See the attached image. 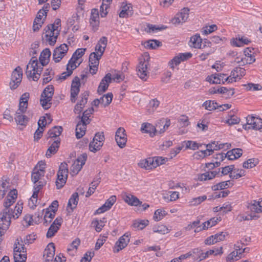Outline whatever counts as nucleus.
Listing matches in <instances>:
<instances>
[{
  "instance_id": "obj_1",
  "label": "nucleus",
  "mask_w": 262,
  "mask_h": 262,
  "mask_svg": "<svg viewBox=\"0 0 262 262\" xmlns=\"http://www.w3.org/2000/svg\"><path fill=\"white\" fill-rule=\"evenodd\" d=\"M17 196L16 189L11 190L4 202V208L0 213V226L4 229H8L12 217H15L13 209L10 207L15 203Z\"/></svg>"
},
{
  "instance_id": "obj_2",
  "label": "nucleus",
  "mask_w": 262,
  "mask_h": 262,
  "mask_svg": "<svg viewBox=\"0 0 262 262\" xmlns=\"http://www.w3.org/2000/svg\"><path fill=\"white\" fill-rule=\"evenodd\" d=\"M61 26V20L56 18L54 24L47 25L44 29L43 38L49 42L51 46H54L60 33L58 28Z\"/></svg>"
},
{
  "instance_id": "obj_3",
  "label": "nucleus",
  "mask_w": 262,
  "mask_h": 262,
  "mask_svg": "<svg viewBox=\"0 0 262 262\" xmlns=\"http://www.w3.org/2000/svg\"><path fill=\"white\" fill-rule=\"evenodd\" d=\"M69 173L68 166L66 162H62L59 166L57 174L56 186L57 189H61L66 183Z\"/></svg>"
},
{
  "instance_id": "obj_4",
  "label": "nucleus",
  "mask_w": 262,
  "mask_h": 262,
  "mask_svg": "<svg viewBox=\"0 0 262 262\" xmlns=\"http://www.w3.org/2000/svg\"><path fill=\"white\" fill-rule=\"evenodd\" d=\"M54 89L52 85L47 86L43 90L40 96V104L45 110H47L51 106V100L54 94Z\"/></svg>"
},
{
  "instance_id": "obj_5",
  "label": "nucleus",
  "mask_w": 262,
  "mask_h": 262,
  "mask_svg": "<svg viewBox=\"0 0 262 262\" xmlns=\"http://www.w3.org/2000/svg\"><path fill=\"white\" fill-rule=\"evenodd\" d=\"M23 77V70L19 67H17L13 71L11 75L10 86L11 90L16 89L20 84Z\"/></svg>"
},
{
  "instance_id": "obj_6",
  "label": "nucleus",
  "mask_w": 262,
  "mask_h": 262,
  "mask_svg": "<svg viewBox=\"0 0 262 262\" xmlns=\"http://www.w3.org/2000/svg\"><path fill=\"white\" fill-rule=\"evenodd\" d=\"M68 50V46L66 43H63L56 47L54 49L53 54V59L55 62H59L67 54Z\"/></svg>"
},
{
  "instance_id": "obj_7",
  "label": "nucleus",
  "mask_w": 262,
  "mask_h": 262,
  "mask_svg": "<svg viewBox=\"0 0 262 262\" xmlns=\"http://www.w3.org/2000/svg\"><path fill=\"white\" fill-rule=\"evenodd\" d=\"M130 234L126 233L121 236L116 242L113 251L114 253H118L120 250L125 248L129 242Z\"/></svg>"
},
{
  "instance_id": "obj_8",
  "label": "nucleus",
  "mask_w": 262,
  "mask_h": 262,
  "mask_svg": "<svg viewBox=\"0 0 262 262\" xmlns=\"http://www.w3.org/2000/svg\"><path fill=\"white\" fill-rule=\"evenodd\" d=\"M148 62L145 59L141 60L137 68L138 76L143 80L146 81L147 78Z\"/></svg>"
},
{
  "instance_id": "obj_9",
  "label": "nucleus",
  "mask_w": 262,
  "mask_h": 262,
  "mask_svg": "<svg viewBox=\"0 0 262 262\" xmlns=\"http://www.w3.org/2000/svg\"><path fill=\"white\" fill-rule=\"evenodd\" d=\"M80 79L78 77H75L72 82L71 88V101L73 103H75L76 97L80 91Z\"/></svg>"
},
{
  "instance_id": "obj_10",
  "label": "nucleus",
  "mask_w": 262,
  "mask_h": 262,
  "mask_svg": "<svg viewBox=\"0 0 262 262\" xmlns=\"http://www.w3.org/2000/svg\"><path fill=\"white\" fill-rule=\"evenodd\" d=\"M125 130L122 127L118 128L116 132L115 140L118 146L121 148L124 147L127 142Z\"/></svg>"
},
{
  "instance_id": "obj_11",
  "label": "nucleus",
  "mask_w": 262,
  "mask_h": 262,
  "mask_svg": "<svg viewBox=\"0 0 262 262\" xmlns=\"http://www.w3.org/2000/svg\"><path fill=\"white\" fill-rule=\"evenodd\" d=\"M189 9L184 8L181 11L177 13L175 17L172 19V23L174 24H179L185 23L189 16Z\"/></svg>"
},
{
  "instance_id": "obj_12",
  "label": "nucleus",
  "mask_w": 262,
  "mask_h": 262,
  "mask_svg": "<svg viewBox=\"0 0 262 262\" xmlns=\"http://www.w3.org/2000/svg\"><path fill=\"white\" fill-rule=\"evenodd\" d=\"M112 81V75L107 73L101 80L97 89V93L101 95L105 92L109 86V84Z\"/></svg>"
},
{
  "instance_id": "obj_13",
  "label": "nucleus",
  "mask_w": 262,
  "mask_h": 262,
  "mask_svg": "<svg viewBox=\"0 0 262 262\" xmlns=\"http://www.w3.org/2000/svg\"><path fill=\"white\" fill-rule=\"evenodd\" d=\"M55 247L53 243H49L43 252V257L46 262H51L54 258Z\"/></svg>"
},
{
  "instance_id": "obj_14",
  "label": "nucleus",
  "mask_w": 262,
  "mask_h": 262,
  "mask_svg": "<svg viewBox=\"0 0 262 262\" xmlns=\"http://www.w3.org/2000/svg\"><path fill=\"white\" fill-rule=\"evenodd\" d=\"M246 121L253 129L259 130L262 128V119L259 117L249 115L246 118Z\"/></svg>"
},
{
  "instance_id": "obj_15",
  "label": "nucleus",
  "mask_w": 262,
  "mask_h": 262,
  "mask_svg": "<svg viewBox=\"0 0 262 262\" xmlns=\"http://www.w3.org/2000/svg\"><path fill=\"white\" fill-rule=\"evenodd\" d=\"M29 96V93H25L21 95L19 100V108L16 112L25 113L27 111Z\"/></svg>"
},
{
  "instance_id": "obj_16",
  "label": "nucleus",
  "mask_w": 262,
  "mask_h": 262,
  "mask_svg": "<svg viewBox=\"0 0 262 262\" xmlns=\"http://www.w3.org/2000/svg\"><path fill=\"white\" fill-rule=\"evenodd\" d=\"M42 68H35L32 70L30 68L27 69L26 67V74L29 79L32 78L34 81H37L40 78V75L42 71Z\"/></svg>"
},
{
  "instance_id": "obj_17",
  "label": "nucleus",
  "mask_w": 262,
  "mask_h": 262,
  "mask_svg": "<svg viewBox=\"0 0 262 262\" xmlns=\"http://www.w3.org/2000/svg\"><path fill=\"white\" fill-rule=\"evenodd\" d=\"M79 201V195L77 192L73 193L69 200L67 210L69 212H72L76 208Z\"/></svg>"
},
{
  "instance_id": "obj_18",
  "label": "nucleus",
  "mask_w": 262,
  "mask_h": 262,
  "mask_svg": "<svg viewBox=\"0 0 262 262\" xmlns=\"http://www.w3.org/2000/svg\"><path fill=\"white\" fill-rule=\"evenodd\" d=\"M209 92L211 94L216 93L227 94L228 96H232L234 94V89H228L227 88L224 86L219 87L217 89L215 87H212L209 90Z\"/></svg>"
},
{
  "instance_id": "obj_19",
  "label": "nucleus",
  "mask_w": 262,
  "mask_h": 262,
  "mask_svg": "<svg viewBox=\"0 0 262 262\" xmlns=\"http://www.w3.org/2000/svg\"><path fill=\"white\" fill-rule=\"evenodd\" d=\"M123 200L130 206H137L142 204L136 196L131 194L125 193L123 195Z\"/></svg>"
},
{
  "instance_id": "obj_20",
  "label": "nucleus",
  "mask_w": 262,
  "mask_h": 262,
  "mask_svg": "<svg viewBox=\"0 0 262 262\" xmlns=\"http://www.w3.org/2000/svg\"><path fill=\"white\" fill-rule=\"evenodd\" d=\"M141 130L143 133L149 134L151 137H154L158 132L157 125L155 126L149 123H143L142 124Z\"/></svg>"
},
{
  "instance_id": "obj_21",
  "label": "nucleus",
  "mask_w": 262,
  "mask_h": 262,
  "mask_svg": "<svg viewBox=\"0 0 262 262\" xmlns=\"http://www.w3.org/2000/svg\"><path fill=\"white\" fill-rule=\"evenodd\" d=\"M247 208L252 213H262V205H261L260 201L252 200L250 202L248 203Z\"/></svg>"
},
{
  "instance_id": "obj_22",
  "label": "nucleus",
  "mask_w": 262,
  "mask_h": 262,
  "mask_svg": "<svg viewBox=\"0 0 262 262\" xmlns=\"http://www.w3.org/2000/svg\"><path fill=\"white\" fill-rule=\"evenodd\" d=\"M203 39L199 34L196 33L190 37L189 45L191 48L201 49Z\"/></svg>"
},
{
  "instance_id": "obj_23",
  "label": "nucleus",
  "mask_w": 262,
  "mask_h": 262,
  "mask_svg": "<svg viewBox=\"0 0 262 262\" xmlns=\"http://www.w3.org/2000/svg\"><path fill=\"white\" fill-rule=\"evenodd\" d=\"M133 14V7L131 4H122L121 10L119 13V17L121 18H127Z\"/></svg>"
},
{
  "instance_id": "obj_24",
  "label": "nucleus",
  "mask_w": 262,
  "mask_h": 262,
  "mask_svg": "<svg viewBox=\"0 0 262 262\" xmlns=\"http://www.w3.org/2000/svg\"><path fill=\"white\" fill-rule=\"evenodd\" d=\"M88 124V123L79 121L76 127V137L77 139H80L85 135Z\"/></svg>"
},
{
  "instance_id": "obj_25",
  "label": "nucleus",
  "mask_w": 262,
  "mask_h": 262,
  "mask_svg": "<svg viewBox=\"0 0 262 262\" xmlns=\"http://www.w3.org/2000/svg\"><path fill=\"white\" fill-rule=\"evenodd\" d=\"M138 166L141 168H144L147 170L155 168V166L154 162V158H148L142 160L138 163Z\"/></svg>"
},
{
  "instance_id": "obj_26",
  "label": "nucleus",
  "mask_w": 262,
  "mask_h": 262,
  "mask_svg": "<svg viewBox=\"0 0 262 262\" xmlns=\"http://www.w3.org/2000/svg\"><path fill=\"white\" fill-rule=\"evenodd\" d=\"M45 15L44 12H42V10H40L38 11L33 22V30L34 32L38 31L39 28L41 27L42 24H43V21L41 20V19L42 16Z\"/></svg>"
},
{
  "instance_id": "obj_27",
  "label": "nucleus",
  "mask_w": 262,
  "mask_h": 262,
  "mask_svg": "<svg viewBox=\"0 0 262 262\" xmlns=\"http://www.w3.org/2000/svg\"><path fill=\"white\" fill-rule=\"evenodd\" d=\"M18 250L17 244L15 243L13 250L14 262H26L27 254L20 253V251H18Z\"/></svg>"
},
{
  "instance_id": "obj_28",
  "label": "nucleus",
  "mask_w": 262,
  "mask_h": 262,
  "mask_svg": "<svg viewBox=\"0 0 262 262\" xmlns=\"http://www.w3.org/2000/svg\"><path fill=\"white\" fill-rule=\"evenodd\" d=\"M51 55V51L48 48H46L41 52L39 59L42 66L48 64Z\"/></svg>"
},
{
  "instance_id": "obj_29",
  "label": "nucleus",
  "mask_w": 262,
  "mask_h": 262,
  "mask_svg": "<svg viewBox=\"0 0 262 262\" xmlns=\"http://www.w3.org/2000/svg\"><path fill=\"white\" fill-rule=\"evenodd\" d=\"M24 113H25L16 112L14 119L17 124L25 126L28 123L29 118L24 115Z\"/></svg>"
},
{
  "instance_id": "obj_30",
  "label": "nucleus",
  "mask_w": 262,
  "mask_h": 262,
  "mask_svg": "<svg viewBox=\"0 0 262 262\" xmlns=\"http://www.w3.org/2000/svg\"><path fill=\"white\" fill-rule=\"evenodd\" d=\"M60 143L59 139H57L52 143L47 151L46 157L47 158L51 157L52 154H55L58 151Z\"/></svg>"
},
{
  "instance_id": "obj_31",
  "label": "nucleus",
  "mask_w": 262,
  "mask_h": 262,
  "mask_svg": "<svg viewBox=\"0 0 262 262\" xmlns=\"http://www.w3.org/2000/svg\"><path fill=\"white\" fill-rule=\"evenodd\" d=\"M243 153V150L241 148H234L227 151L226 156L229 160H233L239 158Z\"/></svg>"
},
{
  "instance_id": "obj_32",
  "label": "nucleus",
  "mask_w": 262,
  "mask_h": 262,
  "mask_svg": "<svg viewBox=\"0 0 262 262\" xmlns=\"http://www.w3.org/2000/svg\"><path fill=\"white\" fill-rule=\"evenodd\" d=\"M94 111V108L92 107L89 108L84 111L82 116L78 115L77 116V118H78L80 119V121H81V122H83L89 124L91 122L90 117L91 116V115L93 114Z\"/></svg>"
},
{
  "instance_id": "obj_33",
  "label": "nucleus",
  "mask_w": 262,
  "mask_h": 262,
  "mask_svg": "<svg viewBox=\"0 0 262 262\" xmlns=\"http://www.w3.org/2000/svg\"><path fill=\"white\" fill-rule=\"evenodd\" d=\"M149 224L147 220H136L134 221L132 225L133 228L137 230H142L145 228Z\"/></svg>"
},
{
  "instance_id": "obj_34",
  "label": "nucleus",
  "mask_w": 262,
  "mask_h": 262,
  "mask_svg": "<svg viewBox=\"0 0 262 262\" xmlns=\"http://www.w3.org/2000/svg\"><path fill=\"white\" fill-rule=\"evenodd\" d=\"M62 127L61 126H54L50 129L48 132V138H53L59 136L62 132Z\"/></svg>"
},
{
  "instance_id": "obj_35",
  "label": "nucleus",
  "mask_w": 262,
  "mask_h": 262,
  "mask_svg": "<svg viewBox=\"0 0 262 262\" xmlns=\"http://www.w3.org/2000/svg\"><path fill=\"white\" fill-rule=\"evenodd\" d=\"M230 184L231 186L233 185L230 183V181H223L213 185L211 188L213 191L223 190L229 188Z\"/></svg>"
},
{
  "instance_id": "obj_36",
  "label": "nucleus",
  "mask_w": 262,
  "mask_h": 262,
  "mask_svg": "<svg viewBox=\"0 0 262 262\" xmlns=\"http://www.w3.org/2000/svg\"><path fill=\"white\" fill-rule=\"evenodd\" d=\"M170 120H166L165 121L164 120H160V122L157 124V128L158 130L159 134L164 133L166 129L170 126Z\"/></svg>"
},
{
  "instance_id": "obj_37",
  "label": "nucleus",
  "mask_w": 262,
  "mask_h": 262,
  "mask_svg": "<svg viewBox=\"0 0 262 262\" xmlns=\"http://www.w3.org/2000/svg\"><path fill=\"white\" fill-rule=\"evenodd\" d=\"M162 46V43L158 40H149L144 42V47L148 49H155Z\"/></svg>"
},
{
  "instance_id": "obj_38",
  "label": "nucleus",
  "mask_w": 262,
  "mask_h": 262,
  "mask_svg": "<svg viewBox=\"0 0 262 262\" xmlns=\"http://www.w3.org/2000/svg\"><path fill=\"white\" fill-rule=\"evenodd\" d=\"M55 212H51L48 209L45 212L43 218V225L46 226L50 224L55 216Z\"/></svg>"
},
{
  "instance_id": "obj_39",
  "label": "nucleus",
  "mask_w": 262,
  "mask_h": 262,
  "mask_svg": "<svg viewBox=\"0 0 262 262\" xmlns=\"http://www.w3.org/2000/svg\"><path fill=\"white\" fill-rule=\"evenodd\" d=\"M113 95L112 93H108L106 95H104L99 100L101 104H103L104 107L108 106L112 102Z\"/></svg>"
},
{
  "instance_id": "obj_40",
  "label": "nucleus",
  "mask_w": 262,
  "mask_h": 262,
  "mask_svg": "<svg viewBox=\"0 0 262 262\" xmlns=\"http://www.w3.org/2000/svg\"><path fill=\"white\" fill-rule=\"evenodd\" d=\"M100 182V181L99 180V179H98L96 180H94L91 183V186L89 187L88 191L86 193L85 197L89 198L94 193L96 188L98 187Z\"/></svg>"
},
{
  "instance_id": "obj_41",
  "label": "nucleus",
  "mask_w": 262,
  "mask_h": 262,
  "mask_svg": "<svg viewBox=\"0 0 262 262\" xmlns=\"http://www.w3.org/2000/svg\"><path fill=\"white\" fill-rule=\"evenodd\" d=\"M242 257V252L237 250L233 251L230 253L226 257L227 261H234L238 260Z\"/></svg>"
},
{
  "instance_id": "obj_42",
  "label": "nucleus",
  "mask_w": 262,
  "mask_h": 262,
  "mask_svg": "<svg viewBox=\"0 0 262 262\" xmlns=\"http://www.w3.org/2000/svg\"><path fill=\"white\" fill-rule=\"evenodd\" d=\"M203 106L205 107V109L208 111L215 110L219 108L218 103L211 100H207L204 102L203 104Z\"/></svg>"
},
{
  "instance_id": "obj_43",
  "label": "nucleus",
  "mask_w": 262,
  "mask_h": 262,
  "mask_svg": "<svg viewBox=\"0 0 262 262\" xmlns=\"http://www.w3.org/2000/svg\"><path fill=\"white\" fill-rule=\"evenodd\" d=\"M152 231L155 233H158L161 234H165L169 232V229L164 225L155 226L152 228Z\"/></svg>"
},
{
  "instance_id": "obj_44",
  "label": "nucleus",
  "mask_w": 262,
  "mask_h": 262,
  "mask_svg": "<svg viewBox=\"0 0 262 262\" xmlns=\"http://www.w3.org/2000/svg\"><path fill=\"white\" fill-rule=\"evenodd\" d=\"M45 175L43 172H40L34 169L31 174V179L34 184H36L38 181L42 180L41 177Z\"/></svg>"
},
{
  "instance_id": "obj_45",
  "label": "nucleus",
  "mask_w": 262,
  "mask_h": 262,
  "mask_svg": "<svg viewBox=\"0 0 262 262\" xmlns=\"http://www.w3.org/2000/svg\"><path fill=\"white\" fill-rule=\"evenodd\" d=\"M167 27L164 26V25H161V26L154 25L151 24H148L147 25V28L145 29V30L147 32H157L159 31H161L164 30Z\"/></svg>"
},
{
  "instance_id": "obj_46",
  "label": "nucleus",
  "mask_w": 262,
  "mask_h": 262,
  "mask_svg": "<svg viewBox=\"0 0 262 262\" xmlns=\"http://www.w3.org/2000/svg\"><path fill=\"white\" fill-rule=\"evenodd\" d=\"M220 221V217H213L203 224V229H207L215 225Z\"/></svg>"
},
{
  "instance_id": "obj_47",
  "label": "nucleus",
  "mask_w": 262,
  "mask_h": 262,
  "mask_svg": "<svg viewBox=\"0 0 262 262\" xmlns=\"http://www.w3.org/2000/svg\"><path fill=\"white\" fill-rule=\"evenodd\" d=\"M225 144H221L218 145L215 142H212L211 143H209L206 145V148H208L210 151V152L212 154L214 150H217L220 149L224 148Z\"/></svg>"
},
{
  "instance_id": "obj_48",
  "label": "nucleus",
  "mask_w": 262,
  "mask_h": 262,
  "mask_svg": "<svg viewBox=\"0 0 262 262\" xmlns=\"http://www.w3.org/2000/svg\"><path fill=\"white\" fill-rule=\"evenodd\" d=\"M232 72V75L236 76L237 79H241L245 75V70L241 67H236Z\"/></svg>"
},
{
  "instance_id": "obj_49",
  "label": "nucleus",
  "mask_w": 262,
  "mask_h": 262,
  "mask_svg": "<svg viewBox=\"0 0 262 262\" xmlns=\"http://www.w3.org/2000/svg\"><path fill=\"white\" fill-rule=\"evenodd\" d=\"M258 163V160L257 159L252 158L244 162L243 164V166L245 168H251L255 167Z\"/></svg>"
},
{
  "instance_id": "obj_50",
  "label": "nucleus",
  "mask_w": 262,
  "mask_h": 262,
  "mask_svg": "<svg viewBox=\"0 0 262 262\" xmlns=\"http://www.w3.org/2000/svg\"><path fill=\"white\" fill-rule=\"evenodd\" d=\"M167 214L166 211L161 209H157L155 211L153 219L155 221L161 220L164 216Z\"/></svg>"
},
{
  "instance_id": "obj_51",
  "label": "nucleus",
  "mask_w": 262,
  "mask_h": 262,
  "mask_svg": "<svg viewBox=\"0 0 262 262\" xmlns=\"http://www.w3.org/2000/svg\"><path fill=\"white\" fill-rule=\"evenodd\" d=\"M103 144V143L93 141L89 144V149L91 151L96 152L100 149V148L102 146Z\"/></svg>"
},
{
  "instance_id": "obj_52",
  "label": "nucleus",
  "mask_w": 262,
  "mask_h": 262,
  "mask_svg": "<svg viewBox=\"0 0 262 262\" xmlns=\"http://www.w3.org/2000/svg\"><path fill=\"white\" fill-rule=\"evenodd\" d=\"M100 58L101 57H99V56L96 52L92 53L89 56V65H98L99 60Z\"/></svg>"
},
{
  "instance_id": "obj_53",
  "label": "nucleus",
  "mask_w": 262,
  "mask_h": 262,
  "mask_svg": "<svg viewBox=\"0 0 262 262\" xmlns=\"http://www.w3.org/2000/svg\"><path fill=\"white\" fill-rule=\"evenodd\" d=\"M217 29V27L216 25H211L204 27L202 29L201 32L203 35H208L216 31Z\"/></svg>"
},
{
  "instance_id": "obj_54",
  "label": "nucleus",
  "mask_w": 262,
  "mask_h": 262,
  "mask_svg": "<svg viewBox=\"0 0 262 262\" xmlns=\"http://www.w3.org/2000/svg\"><path fill=\"white\" fill-rule=\"evenodd\" d=\"M90 93L89 91H85L80 95V100L78 102V105H82V107H84L88 102V97Z\"/></svg>"
},
{
  "instance_id": "obj_55",
  "label": "nucleus",
  "mask_w": 262,
  "mask_h": 262,
  "mask_svg": "<svg viewBox=\"0 0 262 262\" xmlns=\"http://www.w3.org/2000/svg\"><path fill=\"white\" fill-rule=\"evenodd\" d=\"M184 143H185L186 148H189L194 150L198 149L202 146L201 144H200L195 141H185Z\"/></svg>"
},
{
  "instance_id": "obj_56",
  "label": "nucleus",
  "mask_w": 262,
  "mask_h": 262,
  "mask_svg": "<svg viewBox=\"0 0 262 262\" xmlns=\"http://www.w3.org/2000/svg\"><path fill=\"white\" fill-rule=\"evenodd\" d=\"M229 118L226 120V123L229 125L238 124L240 121V119L237 116L234 115H229Z\"/></svg>"
},
{
  "instance_id": "obj_57",
  "label": "nucleus",
  "mask_w": 262,
  "mask_h": 262,
  "mask_svg": "<svg viewBox=\"0 0 262 262\" xmlns=\"http://www.w3.org/2000/svg\"><path fill=\"white\" fill-rule=\"evenodd\" d=\"M59 229V228L58 227V226H54L53 225L51 224L47 233V237H52L57 232Z\"/></svg>"
},
{
  "instance_id": "obj_58",
  "label": "nucleus",
  "mask_w": 262,
  "mask_h": 262,
  "mask_svg": "<svg viewBox=\"0 0 262 262\" xmlns=\"http://www.w3.org/2000/svg\"><path fill=\"white\" fill-rule=\"evenodd\" d=\"M86 159L87 155L86 154H83L78 157L76 163H79L80 164V166H78V170H80L81 169L83 165L85 164Z\"/></svg>"
},
{
  "instance_id": "obj_59",
  "label": "nucleus",
  "mask_w": 262,
  "mask_h": 262,
  "mask_svg": "<svg viewBox=\"0 0 262 262\" xmlns=\"http://www.w3.org/2000/svg\"><path fill=\"white\" fill-rule=\"evenodd\" d=\"M214 178V175H213V173L208 171L200 175L198 179L200 181H206L207 180H211Z\"/></svg>"
},
{
  "instance_id": "obj_60",
  "label": "nucleus",
  "mask_w": 262,
  "mask_h": 262,
  "mask_svg": "<svg viewBox=\"0 0 262 262\" xmlns=\"http://www.w3.org/2000/svg\"><path fill=\"white\" fill-rule=\"evenodd\" d=\"M215 48H210L207 51H204L203 53L199 55V58L202 61L205 60L208 57V56L212 53H213L215 51Z\"/></svg>"
},
{
  "instance_id": "obj_61",
  "label": "nucleus",
  "mask_w": 262,
  "mask_h": 262,
  "mask_svg": "<svg viewBox=\"0 0 262 262\" xmlns=\"http://www.w3.org/2000/svg\"><path fill=\"white\" fill-rule=\"evenodd\" d=\"M241 61H242V66H245L247 64H252L255 61V58L254 56L244 57L241 58Z\"/></svg>"
},
{
  "instance_id": "obj_62",
  "label": "nucleus",
  "mask_w": 262,
  "mask_h": 262,
  "mask_svg": "<svg viewBox=\"0 0 262 262\" xmlns=\"http://www.w3.org/2000/svg\"><path fill=\"white\" fill-rule=\"evenodd\" d=\"M85 50L86 49H78L75 51L72 57L73 58L75 59V60H77L84 54Z\"/></svg>"
},
{
  "instance_id": "obj_63",
  "label": "nucleus",
  "mask_w": 262,
  "mask_h": 262,
  "mask_svg": "<svg viewBox=\"0 0 262 262\" xmlns=\"http://www.w3.org/2000/svg\"><path fill=\"white\" fill-rule=\"evenodd\" d=\"M181 62L182 61L178 55L169 61L168 65L171 68L174 69V66H178Z\"/></svg>"
},
{
  "instance_id": "obj_64",
  "label": "nucleus",
  "mask_w": 262,
  "mask_h": 262,
  "mask_svg": "<svg viewBox=\"0 0 262 262\" xmlns=\"http://www.w3.org/2000/svg\"><path fill=\"white\" fill-rule=\"evenodd\" d=\"M94 255V252L89 251L85 253L84 256L80 260V262H90Z\"/></svg>"
}]
</instances>
